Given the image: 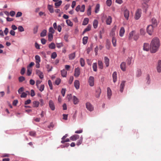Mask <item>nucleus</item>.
I'll use <instances>...</instances> for the list:
<instances>
[{
  "mask_svg": "<svg viewBox=\"0 0 161 161\" xmlns=\"http://www.w3.org/2000/svg\"><path fill=\"white\" fill-rule=\"evenodd\" d=\"M160 46V41L157 38H153L150 44V52L152 53L156 52L158 50Z\"/></svg>",
  "mask_w": 161,
  "mask_h": 161,
  "instance_id": "f257e3e1",
  "label": "nucleus"
},
{
  "mask_svg": "<svg viewBox=\"0 0 161 161\" xmlns=\"http://www.w3.org/2000/svg\"><path fill=\"white\" fill-rule=\"evenodd\" d=\"M153 27H154L151 25H149L147 26V31L149 35H152L153 31Z\"/></svg>",
  "mask_w": 161,
  "mask_h": 161,
  "instance_id": "f03ea898",
  "label": "nucleus"
},
{
  "mask_svg": "<svg viewBox=\"0 0 161 161\" xmlns=\"http://www.w3.org/2000/svg\"><path fill=\"white\" fill-rule=\"evenodd\" d=\"M142 10L140 9H138L136 11L135 15V18L136 19H138L141 16Z\"/></svg>",
  "mask_w": 161,
  "mask_h": 161,
  "instance_id": "7ed1b4c3",
  "label": "nucleus"
},
{
  "mask_svg": "<svg viewBox=\"0 0 161 161\" xmlns=\"http://www.w3.org/2000/svg\"><path fill=\"white\" fill-rule=\"evenodd\" d=\"M86 108L90 111H92L93 110V106L90 103L87 102L86 103Z\"/></svg>",
  "mask_w": 161,
  "mask_h": 161,
  "instance_id": "20e7f679",
  "label": "nucleus"
},
{
  "mask_svg": "<svg viewBox=\"0 0 161 161\" xmlns=\"http://www.w3.org/2000/svg\"><path fill=\"white\" fill-rule=\"evenodd\" d=\"M49 105L51 109L53 111L55 110V107L54 102L52 100H50L49 102Z\"/></svg>",
  "mask_w": 161,
  "mask_h": 161,
  "instance_id": "39448f33",
  "label": "nucleus"
},
{
  "mask_svg": "<svg viewBox=\"0 0 161 161\" xmlns=\"http://www.w3.org/2000/svg\"><path fill=\"white\" fill-rule=\"evenodd\" d=\"M88 82L89 85L91 86H93L94 85V78L93 77L91 76L89 77L88 80Z\"/></svg>",
  "mask_w": 161,
  "mask_h": 161,
  "instance_id": "423d86ee",
  "label": "nucleus"
},
{
  "mask_svg": "<svg viewBox=\"0 0 161 161\" xmlns=\"http://www.w3.org/2000/svg\"><path fill=\"white\" fill-rule=\"evenodd\" d=\"M80 74V69L79 68L77 67L75 69L74 76L76 77L79 76Z\"/></svg>",
  "mask_w": 161,
  "mask_h": 161,
  "instance_id": "0eeeda50",
  "label": "nucleus"
},
{
  "mask_svg": "<svg viewBox=\"0 0 161 161\" xmlns=\"http://www.w3.org/2000/svg\"><path fill=\"white\" fill-rule=\"evenodd\" d=\"M124 16L126 20H128L129 16V11L126 9L125 10L124 12Z\"/></svg>",
  "mask_w": 161,
  "mask_h": 161,
  "instance_id": "6e6552de",
  "label": "nucleus"
},
{
  "mask_svg": "<svg viewBox=\"0 0 161 161\" xmlns=\"http://www.w3.org/2000/svg\"><path fill=\"white\" fill-rule=\"evenodd\" d=\"M157 71L158 73L161 72V60H159L158 62L157 66Z\"/></svg>",
  "mask_w": 161,
  "mask_h": 161,
  "instance_id": "1a4fd4ad",
  "label": "nucleus"
},
{
  "mask_svg": "<svg viewBox=\"0 0 161 161\" xmlns=\"http://www.w3.org/2000/svg\"><path fill=\"white\" fill-rule=\"evenodd\" d=\"M135 33L136 32L134 31H133L130 33L128 36L129 40H130L132 39L133 37V38L134 36Z\"/></svg>",
  "mask_w": 161,
  "mask_h": 161,
  "instance_id": "9d476101",
  "label": "nucleus"
},
{
  "mask_svg": "<svg viewBox=\"0 0 161 161\" xmlns=\"http://www.w3.org/2000/svg\"><path fill=\"white\" fill-rule=\"evenodd\" d=\"M101 92V89L100 88L97 89L95 93V96L97 97L98 98L100 97Z\"/></svg>",
  "mask_w": 161,
  "mask_h": 161,
  "instance_id": "9b49d317",
  "label": "nucleus"
},
{
  "mask_svg": "<svg viewBox=\"0 0 161 161\" xmlns=\"http://www.w3.org/2000/svg\"><path fill=\"white\" fill-rule=\"evenodd\" d=\"M125 81H122L120 86V91L122 92L123 91L124 86H125Z\"/></svg>",
  "mask_w": 161,
  "mask_h": 161,
  "instance_id": "f8f14e48",
  "label": "nucleus"
},
{
  "mask_svg": "<svg viewBox=\"0 0 161 161\" xmlns=\"http://www.w3.org/2000/svg\"><path fill=\"white\" fill-rule=\"evenodd\" d=\"M36 73L40 79H42L43 78L44 76L43 73L39 70H36Z\"/></svg>",
  "mask_w": 161,
  "mask_h": 161,
  "instance_id": "ddd939ff",
  "label": "nucleus"
},
{
  "mask_svg": "<svg viewBox=\"0 0 161 161\" xmlns=\"http://www.w3.org/2000/svg\"><path fill=\"white\" fill-rule=\"evenodd\" d=\"M116 30V26H115L112 29L110 33V36L113 37H114V36L115 35V32Z\"/></svg>",
  "mask_w": 161,
  "mask_h": 161,
  "instance_id": "4468645a",
  "label": "nucleus"
},
{
  "mask_svg": "<svg viewBox=\"0 0 161 161\" xmlns=\"http://www.w3.org/2000/svg\"><path fill=\"white\" fill-rule=\"evenodd\" d=\"M79 137V136L78 135H75L71 136L70 139L73 141H75L78 139Z\"/></svg>",
  "mask_w": 161,
  "mask_h": 161,
  "instance_id": "2eb2a0df",
  "label": "nucleus"
},
{
  "mask_svg": "<svg viewBox=\"0 0 161 161\" xmlns=\"http://www.w3.org/2000/svg\"><path fill=\"white\" fill-rule=\"evenodd\" d=\"M74 86L76 89H78L80 87V83L78 80H75L74 82Z\"/></svg>",
  "mask_w": 161,
  "mask_h": 161,
  "instance_id": "dca6fc26",
  "label": "nucleus"
},
{
  "mask_svg": "<svg viewBox=\"0 0 161 161\" xmlns=\"http://www.w3.org/2000/svg\"><path fill=\"white\" fill-rule=\"evenodd\" d=\"M112 22V18L110 16H108L107 18L106 23L107 25H110Z\"/></svg>",
  "mask_w": 161,
  "mask_h": 161,
  "instance_id": "f3484780",
  "label": "nucleus"
},
{
  "mask_svg": "<svg viewBox=\"0 0 161 161\" xmlns=\"http://www.w3.org/2000/svg\"><path fill=\"white\" fill-rule=\"evenodd\" d=\"M107 95L108 98L110 99L112 95V91L109 87L107 88Z\"/></svg>",
  "mask_w": 161,
  "mask_h": 161,
  "instance_id": "a211bd4d",
  "label": "nucleus"
},
{
  "mask_svg": "<svg viewBox=\"0 0 161 161\" xmlns=\"http://www.w3.org/2000/svg\"><path fill=\"white\" fill-rule=\"evenodd\" d=\"M104 63L107 67H108L109 65V59L107 57H105L104 58Z\"/></svg>",
  "mask_w": 161,
  "mask_h": 161,
  "instance_id": "6ab92c4d",
  "label": "nucleus"
},
{
  "mask_svg": "<svg viewBox=\"0 0 161 161\" xmlns=\"http://www.w3.org/2000/svg\"><path fill=\"white\" fill-rule=\"evenodd\" d=\"M125 32V30L124 28L123 27H121L119 31V35L121 37H122L124 35Z\"/></svg>",
  "mask_w": 161,
  "mask_h": 161,
  "instance_id": "aec40b11",
  "label": "nucleus"
},
{
  "mask_svg": "<svg viewBox=\"0 0 161 161\" xmlns=\"http://www.w3.org/2000/svg\"><path fill=\"white\" fill-rule=\"evenodd\" d=\"M152 25L154 27H156L157 25V21L154 18H153L152 19Z\"/></svg>",
  "mask_w": 161,
  "mask_h": 161,
  "instance_id": "412c9836",
  "label": "nucleus"
},
{
  "mask_svg": "<svg viewBox=\"0 0 161 161\" xmlns=\"http://www.w3.org/2000/svg\"><path fill=\"white\" fill-rule=\"evenodd\" d=\"M143 49L146 51H148L149 50V45L147 43H145L143 46Z\"/></svg>",
  "mask_w": 161,
  "mask_h": 161,
  "instance_id": "4be33fe9",
  "label": "nucleus"
},
{
  "mask_svg": "<svg viewBox=\"0 0 161 161\" xmlns=\"http://www.w3.org/2000/svg\"><path fill=\"white\" fill-rule=\"evenodd\" d=\"M120 66L121 69L123 71L125 70V62H122L120 65Z\"/></svg>",
  "mask_w": 161,
  "mask_h": 161,
  "instance_id": "5701e85b",
  "label": "nucleus"
},
{
  "mask_svg": "<svg viewBox=\"0 0 161 161\" xmlns=\"http://www.w3.org/2000/svg\"><path fill=\"white\" fill-rule=\"evenodd\" d=\"M113 81L115 83L117 80V73L116 72H114L113 74Z\"/></svg>",
  "mask_w": 161,
  "mask_h": 161,
  "instance_id": "b1692460",
  "label": "nucleus"
},
{
  "mask_svg": "<svg viewBox=\"0 0 161 161\" xmlns=\"http://www.w3.org/2000/svg\"><path fill=\"white\" fill-rule=\"evenodd\" d=\"M61 75L63 77H66L67 74V72L65 69H64L62 70H61Z\"/></svg>",
  "mask_w": 161,
  "mask_h": 161,
  "instance_id": "393cba45",
  "label": "nucleus"
},
{
  "mask_svg": "<svg viewBox=\"0 0 161 161\" xmlns=\"http://www.w3.org/2000/svg\"><path fill=\"white\" fill-rule=\"evenodd\" d=\"M98 64L99 69H102L103 68V63L101 60L98 61Z\"/></svg>",
  "mask_w": 161,
  "mask_h": 161,
  "instance_id": "a878e982",
  "label": "nucleus"
},
{
  "mask_svg": "<svg viewBox=\"0 0 161 161\" xmlns=\"http://www.w3.org/2000/svg\"><path fill=\"white\" fill-rule=\"evenodd\" d=\"M73 100L74 103L75 104H77L79 102L78 99L75 96L73 97Z\"/></svg>",
  "mask_w": 161,
  "mask_h": 161,
  "instance_id": "bb28decb",
  "label": "nucleus"
},
{
  "mask_svg": "<svg viewBox=\"0 0 161 161\" xmlns=\"http://www.w3.org/2000/svg\"><path fill=\"white\" fill-rule=\"evenodd\" d=\"M98 24V21L96 19H95L93 21V27L95 29H96L97 27Z\"/></svg>",
  "mask_w": 161,
  "mask_h": 161,
  "instance_id": "cd10ccee",
  "label": "nucleus"
},
{
  "mask_svg": "<svg viewBox=\"0 0 161 161\" xmlns=\"http://www.w3.org/2000/svg\"><path fill=\"white\" fill-rule=\"evenodd\" d=\"M47 8L50 13H52L53 12V9L52 6L48 5L47 7Z\"/></svg>",
  "mask_w": 161,
  "mask_h": 161,
  "instance_id": "c85d7f7f",
  "label": "nucleus"
},
{
  "mask_svg": "<svg viewBox=\"0 0 161 161\" xmlns=\"http://www.w3.org/2000/svg\"><path fill=\"white\" fill-rule=\"evenodd\" d=\"M75 53L74 52L69 55V58L70 60L74 59L75 57Z\"/></svg>",
  "mask_w": 161,
  "mask_h": 161,
  "instance_id": "c756f323",
  "label": "nucleus"
},
{
  "mask_svg": "<svg viewBox=\"0 0 161 161\" xmlns=\"http://www.w3.org/2000/svg\"><path fill=\"white\" fill-rule=\"evenodd\" d=\"M88 37L87 36H84L82 39L83 43L84 45L86 44L87 42Z\"/></svg>",
  "mask_w": 161,
  "mask_h": 161,
  "instance_id": "7c9ffc66",
  "label": "nucleus"
},
{
  "mask_svg": "<svg viewBox=\"0 0 161 161\" xmlns=\"http://www.w3.org/2000/svg\"><path fill=\"white\" fill-rule=\"evenodd\" d=\"M89 21V19L88 18H84L83 22L82 25H86L88 23Z\"/></svg>",
  "mask_w": 161,
  "mask_h": 161,
  "instance_id": "2f4dec72",
  "label": "nucleus"
},
{
  "mask_svg": "<svg viewBox=\"0 0 161 161\" xmlns=\"http://www.w3.org/2000/svg\"><path fill=\"white\" fill-rule=\"evenodd\" d=\"M47 30H43L41 32L40 36L41 37H44L46 35Z\"/></svg>",
  "mask_w": 161,
  "mask_h": 161,
  "instance_id": "473e14b6",
  "label": "nucleus"
},
{
  "mask_svg": "<svg viewBox=\"0 0 161 161\" xmlns=\"http://www.w3.org/2000/svg\"><path fill=\"white\" fill-rule=\"evenodd\" d=\"M33 107H38L39 105V102L37 101H35L33 102Z\"/></svg>",
  "mask_w": 161,
  "mask_h": 161,
  "instance_id": "72a5a7b5",
  "label": "nucleus"
},
{
  "mask_svg": "<svg viewBox=\"0 0 161 161\" xmlns=\"http://www.w3.org/2000/svg\"><path fill=\"white\" fill-rule=\"evenodd\" d=\"M49 47L51 49H54L55 48V45L53 42H52L49 45Z\"/></svg>",
  "mask_w": 161,
  "mask_h": 161,
  "instance_id": "f704fd0d",
  "label": "nucleus"
},
{
  "mask_svg": "<svg viewBox=\"0 0 161 161\" xmlns=\"http://www.w3.org/2000/svg\"><path fill=\"white\" fill-rule=\"evenodd\" d=\"M100 8V5L99 4H97L96 5L95 8V12L96 13H97L99 11Z\"/></svg>",
  "mask_w": 161,
  "mask_h": 161,
  "instance_id": "c9c22d12",
  "label": "nucleus"
},
{
  "mask_svg": "<svg viewBox=\"0 0 161 161\" xmlns=\"http://www.w3.org/2000/svg\"><path fill=\"white\" fill-rule=\"evenodd\" d=\"M53 34L52 33H48V40L49 41H51L53 39Z\"/></svg>",
  "mask_w": 161,
  "mask_h": 161,
  "instance_id": "e433bc0d",
  "label": "nucleus"
},
{
  "mask_svg": "<svg viewBox=\"0 0 161 161\" xmlns=\"http://www.w3.org/2000/svg\"><path fill=\"white\" fill-rule=\"evenodd\" d=\"M62 3V1H59L58 2H56L55 3V5L56 8H57Z\"/></svg>",
  "mask_w": 161,
  "mask_h": 161,
  "instance_id": "4c0bfd02",
  "label": "nucleus"
},
{
  "mask_svg": "<svg viewBox=\"0 0 161 161\" xmlns=\"http://www.w3.org/2000/svg\"><path fill=\"white\" fill-rule=\"evenodd\" d=\"M116 40L115 38L114 37H113L112 39V42L114 47L116 46Z\"/></svg>",
  "mask_w": 161,
  "mask_h": 161,
  "instance_id": "58836bf2",
  "label": "nucleus"
},
{
  "mask_svg": "<svg viewBox=\"0 0 161 161\" xmlns=\"http://www.w3.org/2000/svg\"><path fill=\"white\" fill-rule=\"evenodd\" d=\"M92 68L93 70L94 71H97V64L96 63H94L92 65Z\"/></svg>",
  "mask_w": 161,
  "mask_h": 161,
  "instance_id": "ea45409f",
  "label": "nucleus"
},
{
  "mask_svg": "<svg viewBox=\"0 0 161 161\" xmlns=\"http://www.w3.org/2000/svg\"><path fill=\"white\" fill-rule=\"evenodd\" d=\"M35 58L36 60V63H39L40 62V58L39 56L36 55L35 57Z\"/></svg>",
  "mask_w": 161,
  "mask_h": 161,
  "instance_id": "a19ab883",
  "label": "nucleus"
},
{
  "mask_svg": "<svg viewBox=\"0 0 161 161\" xmlns=\"http://www.w3.org/2000/svg\"><path fill=\"white\" fill-rule=\"evenodd\" d=\"M32 72V69L30 68H27V75L28 76H30L31 75V73Z\"/></svg>",
  "mask_w": 161,
  "mask_h": 161,
  "instance_id": "79ce46f5",
  "label": "nucleus"
},
{
  "mask_svg": "<svg viewBox=\"0 0 161 161\" xmlns=\"http://www.w3.org/2000/svg\"><path fill=\"white\" fill-rule=\"evenodd\" d=\"M82 140L83 137L81 136L80 139L77 141L76 143V145L78 146H79L80 145L82 142Z\"/></svg>",
  "mask_w": 161,
  "mask_h": 161,
  "instance_id": "37998d69",
  "label": "nucleus"
},
{
  "mask_svg": "<svg viewBox=\"0 0 161 161\" xmlns=\"http://www.w3.org/2000/svg\"><path fill=\"white\" fill-rule=\"evenodd\" d=\"M91 7L90 6H89L87 12V14L88 16H89L91 14Z\"/></svg>",
  "mask_w": 161,
  "mask_h": 161,
  "instance_id": "c03bdc74",
  "label": "nucleus"
},
{
  "mask_svg": "<svg viewBox=\"0 0 161 161\" xmlns=\"http://www.w3.org/2000/svg\"><path fill=\"white\" fill-rule=\"evenodd\" d=\"M139 38V35L138 34H135L134 35L133 37V39L135 41H136Z\"/></svg>",
  "mask_w": 161,
  "mask_h": 161,
  "instance_id": "a18cd8bd",
  "label": "nucleus"
},
{
  "mask_svg": "<svg viewBox=\"0 0 161 161\" xmlns=\"http://www.w3.org/2000/svg\"><path fill=\"white\" fill-rule=\"evenodd\" d=\"M66 22L67 24L69 26H72L73 25V23L69 19H67L66 20Z\"/></svg>",
  "mask_w": 161,
  "mask_h": 161,
  "instance_id": "49530a36",
  "label": "nucleus"
},
{
  "mask_svg": "<svg viewBox=\"0 0 161 161\" xmlns=\"http://www.w3.org/2000/svg\"><path fill=\"white\" fill-rule=\"evenodd\" d=\"M132 58L129 57L127 60V64L129 65L131 63Z\"/></svg>",
  "mask_w": 161,
  "mask_h": 161,
  "instance_id": "de8ad7c7",
  "label": "nucleus"
},
{
  "mask_svg": "<svg viewBox=\"0 0 161 161\" xmlns=\"http://www.w3.org/2000/svg\"><path fill=\"white\" fill-rule=\"evenodd\" d=\"M80 65L81 66H84L85 65V61L83 59V58H80Z\"/></svg>",
  "mask_w": 161,
  "mask_h": 161,
  "instance_id": "09e8293b",
  "label": "nucleus"
},
{
  "mask_svg": "<svg viewBox=\"0 0 161 161\" xmlns=\"http://www.w3.org/2000/svg\"><path fill=\"white\" fill-rule=\"evenodd\" d=\"M48 84L51 90H52L53 89L52 83L51 81L50 80H48Z\"/></svg>",
  "mask_w": 161,
  "mask_h": 161,
  "instance_id": "8fccbe9b",
  "label": "nucleus"
},
{
  "mask_svg": "<svg viewBox=\"0 0 161 161\" xmlns=\"http://www.w3.org/2000/svg\"><path fill=\"white\" fill-rule=\"evenodd\" d=\"M57 56V54L56 52H54L51 54V58L53 59H55Z\"/></svg>",
  "mask_w": 161,
  "mask_h": 161,
  "instance_id": "3c124183",
  "label": "nucleus"
},
{
  "mask_svg": "<svg viewBox=\"0 0 161 161\" xmlns=\"http://www.w3.org/2000/svg\"><path fill=\"white\" fill-rule=\"evenodd\" d=\"M61 82V79L59 78H57L55 81V83L56 85H58Z\"/></svg>",
  "mask_w": 161,
  "mask_h": 161,
  "instance_id": "603ef678",
  "label": "nucleus"
},
{
  "mask_svg": "<svg viewBox=\"0 0 161 161\" xmlns=\"http://www.w3.org/2000/svg\"><path fill=\"white\" fill-rule=\"evenodd\" d=\"M49 33H52V34H53L54 33L55 31L53 29L52 27H50L49 30Z\"/></svg>",
  "mask_w": 161,
  "mask_h": 161,
  "instance_id": "864d4df0",
  "label": "nucleus"
},
{
  "mask_svg": "<svg viewBox=\"0 0 161 161\" xmlns=\"http://www.w3.org/2000/svg\"><path fill=\"white\" fill-rule=\"evenodd\" d=\"M140 34L142 35H144L145 33V30L142 28L140 30Z\"/></svg>",
  "mask_w": 161,
  "mask_h": 161,
  "instance_id": "5fc2aeb1",
  "label": "nucleus"
},
{
  "mask_svg": "<svg viewBox=\"0 0 161 161\" xmlns=\"http://www.w3.org/2000/svg\"><path fill=\"white\" fill-rule=\"evenodd\" d=\"M46 68L47 69V71L48 72H50L52 70V67L50 66L49 64H47L46 65Z\"/></svg>",
  "mask_w": 161,
  "mask_h": 161,
  "instance_id": "6e6d98bb",
  "label": "nucleus"
},
{
  "mask_svg": "<svg viewBox=\"0 0 161 161\" xmlns=\"http://www.w3.org/2000/svg\"><path fill=\"white\" fill-rule=\"evenodd\" d=\"M91 25H89L85 29V31H90L91 29Z\"/></svg>",
  "mask_w": 161,
  "mask_h": 161,
  "instance_id": "4d7b16f0",
  "label": "nucleus"
},
{
  "mask_svg": "<svg viewBox=\"0 0 161 161\" xmlns=\"http://www.w3.org/2000/svg\"><path fill=\"white\" fill-rule=\"evenodd\" d=\"M18 30L19 31L23 32L24 31V29L22 26H19Z\"/></svg>",
  "mask_w": 161,
  "mask_h": 161,
  "instance_id": "13d9d810",
  "label": "nucleus"
},
{
  "mask_svg": "<svg viewBox=\"0 0 161 161\" xmlns=\"http://www.w3.org/2000/svg\"><path fill=\"white\" fill-rule=\"evenodd\" d=\"M29 135L33 136H35L36 135V133L34 131H31L29 132Z\"/></svg>",
  "mask_w": 161,
  "mask_h": 161,
  "instance_id": "bf43d9fd",
  "label": "nucleus"
},
{
  "mask_svg": "<svg viewBox=\"0 0 161 161\" xmlns=\"http://www.w3.org/2000/svg\"><path fill=\"white\" fill-rule=\"evenodd\" d=\"M146 79L147 80V83L149 85L150 83V79L149 76L148 75Z\"/></svg>",
  "mask_w": 161,
  "mask_h": 161,
  "instance_id": "052dcab7",
  "label": "nucleus"
},
{
  "mask_svg": "<svg viewBox=\"0 0 161 161\" xmlns=\"http://www.w3.org/2000/svg\"><path fill=\"white\" fill-rule=\"evenodd\" d=\"M106 4L108 6H110L112 4L111 0H107L106 1Z\"/></svg>",
  "mask_w": 161,
  "mask_h": 161,
  "instance_id": "680f3d73",
  "label": "nucleus"
},
{
  "mask_svg": "<svg viewBox=\"0 0 161 161\" xmlns=\"http://www.w3.org/2000/svg\"><path fill=\"white\" fill-rule=\"evenodd\" d=\"M27 95L25 92H23L21 93L20 97L22 98H25L26 97Z\"/></svg>",
  "mask_w": 161,
  "mask_h": 161,
  "instance_id": "e2e57ef3",
  "label": "nucleus"
},
{
  "mask_svg": "<svg viewBox=\"0 0 161 161\" xmlns=\"http://www.w3.org/2000/svg\"><path fill=\"white\" fill-rule=\"evenodd\" d=\"M44 87H45L44 85H42L39 88V91L41 92L43 91L44 90Z\"/></svg>",
  "mask_w": 161,
  "mask_h": 161,
  "instance_id": "0e129e2a",
  "label": "nucleus"
},
{
  "mask_svg": "<svg viewBox=\"0 0 161 161\" xmlns=\"http://www.w3.org/2000/svg\"><path fill=\"white\" fill-rule=\"evenodd\" d=\"M19 80L20 82H22L25 80V78L23 76H20L19 78Z\"/></svg>",
  "mask_w": 161,
  "mask_h": 161,
  "instance_id": "69168bd1",
  "label": "nucleus"
},
{
  "mask_svg": "<svg viewBox=\"0 0 161 161\" xmlns=\"http://www.w3.org/2000/svg\"><path fill=\"white\" fill-rule=\"evenodd\" d=\"M24 91V88L23 87H21L18 90V92L19 94H21V93Z\"/></svg>",
  "mask_w": 161,
  "mask_h": 161,
  "instance_id": "338daca9",
  "label": "nucleus"
},
{
  "mask_svg": "<svg viewBox=\"0 0 161 161\" xmlns=\"http://www.w3.org/2000/svg\"><path fill=\"white\" fill-rule=\"evenodd\" d=\"M74 78L73 76H70L69 78V84H71Z\"/></svg>",
  "mask_w": 161,
  "mask_h": 161,
  "instance_id": "774afa93",
  "label": "nucleus"
}]
</instances>
